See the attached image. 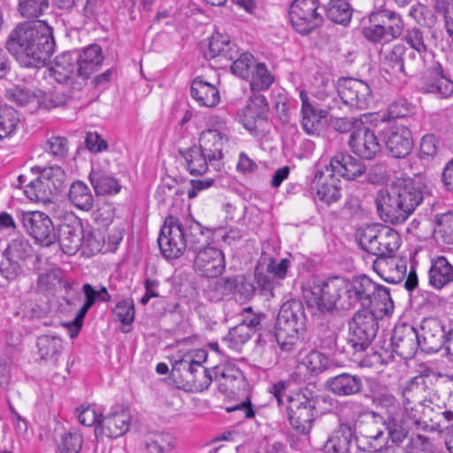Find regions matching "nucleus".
I'll return each instance as SVG.
<instances>
[{"label": "nucleus", "instance_id": "obj_1", "mask_svg": "<svg viewBox=\"0 0 453 453\" xmlns=\"http://www.w3.org/2000/svg\"><path fill=\"white\" fill-rule=\"evenodd\" d=\"M6 49L25 67L44 65L55 50L52 28L42 20L19 23L10 33Z\"/></svg>", "mask_w": 453, "mask_h": 453}, {"label": "nucleus", "instance_id": "obj_2", "mask_svg": "<svg viewBox=\"0 0 453 453\" xmlns=\"http://www.w3.org/2000/svg\"><path fill=\"white\" fill-rule=\"evenodd\" d=\"M423 199L422 190L412 180H398L378 192L375 203L385 222L397 225L403 223Z\"/></svg>", "mask_w": 453, "mask_h": 453}, {"label": "nucleus", "instance_id": "obj_3", "mask_svg": "<svg viewBox=\"0 0 453 453\" xmlns=\"http://www.w3.org/2000/svg\"><path fill=\"white\" fill-rule=\"evenodd\" d=\"M207 242L208 236L200 223L188 220L184 227L174 216L165 219L157 239L161 253L167 259L180 257L187 248L196 252Z\"/></svg>", "mask_w": 453, "mask_h": 453}, {"label": "nucleus", "instance_id": "obj_4", "mask_svg": "<svg viewBox=\"0 0 453 453\" xmlns=\"http://www.w3.org/2000/svg\"><path fill=\"white\" fill-rule=\"evenodd\" d=\"M403 40L410 49L398 43L385 57L383 69L390 75L391 81L394 78L400 80L412 73L419 59L428 51L425 32L419 27L407 28Z\"/></svg>", "mask_w": 453, "mask_h": 453}, {"label": "nucleus", "instance_id": "obj_5", "mask_svg": "<svg viewBox=\"0 0 453 453\" xmlns=\"http://www.w3.org/2000/svg\"><path fill=\"white\" fill-rule=\"evenodd\" d=\"M345 296L342 304L343 310L360 304L364 310L375 311L383 316L391 313L394 309L389 288L377 284L366 275L346 281Z\"/></svg>", "mask_w": 453, "mask_h": 453}, {"label": "nucleus", "instance_id": "obj_6", "mask_svg": "<svg viewBox=\"0 0 453 453\" xmlns=\"http://www.w3.org/2000/svg\"><path fill=\"white\" fill-rule=\"evenodd\" d=\"M306 315L301 301L291 299L283 303L275 324V338L283 351H292L299 338L305 331Z\"/></svg>", "mask_w": 453, "mask_h": 453}, {"label": "nucleus", "instance_id": "obj_7", "mask_svg": "<svg viewBox=\"0 0 453 453\" xmlns=\"http://www.w3.org/2000/svg\"><path fill=\"white\" fill-rule=\"evenodd\" d=\"M320 402L333 405L334 399L329 395H314L307 388L288 396V418L296 431L302 434L311 432L315 419V409Z\"/></svg>", "mask_w": 453, "mask_h": 453}, {"label": "nucleus", "instance_id": "obj_8", "mask_svg": "<svg viewBox=\"0 0 453 453\" xmlns=\"http://www.w3.org/2000/svg\"><path fill=\"white\" fill-rule=\"evenodd\" d=\"M360 247L377 258H390L401 245V236L393 228L381 224H371L357 229Z\"/></svg>", "mask_w": 453, "mask_h": 453}, {"label": "nucleus", "instance_id": "obj_9", "mask_svg": "<svg viewBox=\"0 0 453 453\" xmlns=\"http://www.w3.org/2000/svg\"><path fill=\"white\" fill-rule=\"evenodd\" d=\"M346 281L341 278H333L320 284H314L304 290V298L311 307L319 311H331L342 309L345 296Z\"/></svg>", "mask_w": 453, "mask_h": 453}, {"label": "nucleus", "instance_id": "obj_10", "mask_svg": "<svg viewBox=\"0 0 453 453\" xmlns=\"http://www.w3.org/2000/svg\"><path fill=\"white\" fill-rule=\"evenodd\" d=\"M211 127L203 130L199 136V147L207 156V159L215 163V169L220 166L224 157V149L229 143V129L226 122L219 118L210 119Z\"/></svg>", "mask_w": 453, "mask_h": 453}, {"label": "nucleus", "instance_id": "obj_11", "mask_svg": "<svg viewBox=\"0 0 453 453\" xmlns=\"http://www.w3.org/2000/svg\"><path fill=\"white\" fill-rule=\"evenodd\" d=\"M378 311H357L349 324L348 343L356 351H364L372 343L378 331Z\"/></svg>", "mask_w": 453, "mask_h": 453}, {"label": "nucleus", "instance_id": "obj_12", "mask_svg": "<svg viewBox=\"0 0 453 453\" xmlns=\"http://www.w3.org/2000/svg\"><path fill=\"white\" fill-rule=\"evenodd\" d=\"M318 0H294L289 8V18L295 29L306 35L321 25L322 16L317 12Z\"/></svg>", "mask_w": 453, "mask_h": 453}, {"label": "nucleus", "instance_id": "obj_13", "mask_svg": "<svg viewBox=\"0 0 453 453\" xmlns=\"http://www.w3.org/2000/svg\"><path fill=\"white\" fill-rule=\"evenodd\" d=\"M32 246L24 236L12 239L4 251V261L0 264V273L7 280L15 279L22 272L21 263L31 256Z\"/></svg>", "mask_w": 453, "mask_h": 453}, {"label": "nucleus", "instance_id": "obj_14", "mask_svg": "<svg viewBox=\"0 0 453 453\" xmlns=\"http://www.w3.org/2000/svg\"><path fill=\"white\" fill-rule=\"evenodd\" d=\"M20 221L27 234L42 245L48 247L56 242L54 225L47 214L38 211H22Z\"/></svg>", "mask_w": 453, "mask_h": 453}, {"label": "nucleus", "instance_id": "obj_15", "mask_svg": "<svg viewBox=\"0 0 453 453\" xmlns=\"http://www.w3.org/2000/svg\"><path fill=\"white\" fill-rule=\"evenodd\" d=\"M337 91L342 102L350 108L365 110L372 97V91L367 83L361 80L345 78L337 82Z\"/></svg>", "mask_w": 453, "mask_h": 453}, {"label": "nucleus", "instance_id": "obj_16", "mask_svg": "<svg viewBox=\"0 0 453 453\" xmlns=\"http://www.w3.org/2000/svg\"><path fill=\"white\" fill-rule=\"evenodd\" d=\"M269 105L265 96L257 94L250 97L240 115V121L251 133H263L268 124Z\"/></svg>", "mask_w": 453, "mask_h": 453}, {"label": "nucleus", "instance_id": "obj_17", "mask_svg": "<svg viewBox=\"0 0 453 453\" xmlns=\"http://www.w3.org/2000/svg\"><path fill=\"white\" fill-rule=\"evenodd\" d=\"M18 188L24 189V194L34 202H41L44 204L51 203L56 196L42 178L40 167L32 168L30 172L20 174L18 177Z\"/></svg>", "mask_w": 453, "mask_h": 453}, {"label": "nucleus", "instance_id": "obj_18", "mask_svg": "<svg viewBox=\"0 0 453 453\" xmlns=\"http://www.w3.org/2000/svg\"><path fill=\"white\" fill-rule=\"evenodd\" d=\"M393 351L403 359H411L420 347V335L406 323L396 325L391 336Z\"/></svg>", "mask_w": 453, "mask_h": 453}, {"label": "nucleus", "instance_id": "obj_19", "mask_svg": "<svg viewBox=\"0 0 453 453\" xmlns=\"http://www.w3.org/2000/svg\"><path fill=\"white\" fill-rule=\"evenodd\" d=\"M194 269L202 276L215 278L222 274L226 267L223 252L213 246L206 245L196 252Z\"/></svg>", "mask_w": 453, "mask_h": 453}, {"label": "nucleus", "instance_id": "obj_20", "mask_svg": "<svg viewBox=\"0 0 453 453\" xmlns=\"http://www.w3.org/2000/svg\"><path fill=\"white\" fill-rule=\"evenodd\" d=\"M131 415L126 410L112 411L103 416L95 427L96 438L110 439L119 438L124 435L130 427Z\"/></svg>", "mask_w": 453, "mask_h": 453}, {"label": "nucleus", "instance_id": "obj_21", "mask_svg": "<svg viewBox=\"0 0 453 453\" xmlns=\"http://www.w3.org/2000/svg\"><path fill=\"white\" fill-rule=\"evenodd\" d=\"M349 145L356 155L364 159L373 158L381 149L374 132L365 126L351 132Z\"/></svg>", "mask_w": 453, "mask_h": 453}, {"label": "nucleus", "instance_id": "obj_22", "mask_svg": "<svg viewBox=\"0 0 453 453\" xmlns=\"http://www.w3.org/2000/svg\"><path fill=\"white\" fill-rule=\"evenodd\" d=\"M384 140L388 150L396 158L407 157L413 148L411 131L405 126L390 127L385 132Z\"/></svg>", "mask_w": 453, "mask_h": 453}, {"label": "nucleus", "instance_id": "obj_23", "mask_svg": "<svg viewBox=\"0 0 453 453\" xmlns=\"http://www.w3.org/2000/svg\"><path fill=\"white\" fill-rule=\"evenodd\" d=\"M420 348L426 352H437L447 345L448 330L436 319H425L421 325Z\"/></svg>", "mask_w": 453, "mask_h": 453}, {"label": "nucleus", "instance_id": "obj_24", "mask_svg": "<svg viewBox=\"0 0 453 453\" xmlns=\"http://www.w3.org/2000/svg\"><path fill=\"white\" fill-rule=\"evenodd\" d=\"M355 428L349 422H341L320 448L321 453H350Z\"/></svg>", "mask_w": 453, "mask_h": 453}, {"label": "nucleus", "instance_id": "obj_25", "mask_svg": "<svg viewBox=\"0 0 453 453\" xmlns=\"http://www.w3.org/2000/svg\"><path fill=\"white\" fill-rule=\"evenodd\" d=\"M83 238L84 229L79 219L59 226L58 241L64 253L74 255L81 247Z\"/></svg>", "mask_w": 453, "mask_h": 453}, {"label": "nucleus", "instance_id": "obj_26", "mask_svg": "<svg viewBox=\"0 0 453 453\" xmlns=\"http://www.w3.org/2000/svg\"><path fill=\"white\" fill-rule=\"evenodd\" d=\"M217 289L223 295L233 294L242 301L251 299L256 292L253 281L244 274L221 278L217 281Z\"/></svg>", "mask_w": 453, "mask_h": 453}, {"label": "nucleus", "instance_id": "obj_27", "mask_svg": "<svg viewBox=\"0 0 453 453\" xmlns=\"http://www.w3.org/2000/svg\"><path fill=\"white\" fill-rule=\"evenodd\" d=\"M433 373L429 368L424 369L420 373L411 378L402 389V400L408 403L411 402L431 403L428 396L431 388L428 387L426 379Z\"/></svg>", "mask_w": 453, "mask_h": 453}, {"label": "nucleus", "instance_id": "obj_28", "mask_svg": "<svg viewBox=\"0 0 453 453\" xmlns=\"http://www.w3.org/2000/svg\"><path fill=\"white\" fill-rule=\"evenodd\" d=\"M333 173H338L347 180H356L365 171V165L355 157L345 152H337L330 160Z\"/></svg>", "mask_w": 453, "mask_h": 453}, {"label": "nucleus", "instance_id": "obj_29", "mask_svg": "<svg viewBox=\"0 0 453 453\" xmlns=\"http://www.w3.org/2000/svg\"><path fill=\"white\" fill-rule=\"evenodd\" d=\"M214 380L219 382V390L225 394H237L245 385L242 372L234 365L213 367Z\"/></svg>", "mask_w": 453, "mask_h": 453}, {"label": "nucleus", "instance_id": "obj_30", "mask_svg": "<svg viewBox=\"0 0 453 453\" xmlns=\"http://www.w3.org/2000/svg\"><path fill=\"white\" fill-rule=\"evenodd\" d=\"M374 271L386 281L400 283L406 277L407 265L405 261L390 258H376L373 262Z\"/></svg>", "mask_w": 453, "mask_h": 453}, {"label": "nucleus", "instance_id": "obj_31", "mask_svg": "<svg viewBox=\"0 0 453 453\" xmlns=\"http://www.w3.org/2000/svg\"><path fill=\"white\" fill-rule=\"evenodd\" d=\"M326 388L338 396H349L358 394L363 389V382L359 376L343 372L329 378Z\"/></svg>", "mask_w": 453, "mask_h": 453}, {"label": "nucleus", "instance_id": "obj_32", "mask_svg": "<svg viewBox=\"0 0 453 453\" xmlns=\"http://www.w3.org/2000/svg\"><path fill=\"white\" fill-rule=\"evenodd\" d=\"M265 318V314L262 312H253L251 307L243 309L242 320L238 326L230 329L229 338L236 342H246L250 336L249 333L242 334L243 329L247 327L253 331L260 330L262 328V322Z\"/></svg>", "mask_w": 453, "mask_h": 453}, {"label": "nucleus", "instance_id": "obj_33", "mask_svg": "<svg viewBox=\"0 0 453 453\" xmlns=\"http://www.w3.org/2000/svg\"><path fill=\"white\" fill-rule=\"evenodd\" d=\"M423 90L440 98L448 99L453 96V81L444 74L441 65H439L426 80Z\"/></svg>", "mask_w": 453, "mask_h": 453}, {"label": "nucleus", "instance_id": "obj_34", "mask_svg": "<svg viewBox=\"0 0 453 453\" xmlns=\"http://www.w3.org/2000/svg\"><path fill=\"white\" fill-rule=\"evenodd\" d=\"M302 100V126L304 132L309 135H318L321 125V119L326 118V110L316 109L309 101L304 92L300 93Z\"/></svg>", "mask_w": 453, "mask_h": 453}, {"label": "nucleus", "instance_id": "obj_35", "mask_svg": "<svg viewBox=\"0 0 453 453\" xmlns=\"http://www.w3.org/2000/svg\"><path fill=\"white\" fill-rule=\"evenodd\" d=\"M429 284L441 289L453 282V265L442 256H439L431 261L428 272Z\"/></svg>", "mask_w": 453, "mask_h": 453}, {"label": "nucleus", "instance_id": "obj_36", "mask_svg": "<svg viewBox=\"0 0 453 453\" xmlns=\"http://www.w3.org/2000/svg\"><path fill=\"white\" fill-rule=\"evenodd\" d=\"M372 22H380L386 30V35L390 41L401 36L403 31V20L396 12L383 9L370 14Z\"/></svg>", "mask_w": 453, "mask_h": 453}, {"label": "nucleus", "instance_id": "obj_37", "mask_svg": "<svg viewBox=\"0 0 453 453\" xmlns=\"http://www.w3.org/2000/svg\"><path fill=\"white\" fill-rule=\"evenodd\" d=\"M237 55V47L227 35L219 33L211 35L208 50L205 52L207 58L211 59L219 57L226 60H234Z\"/></svg>", "mask_w": 453, "mask_h": 453}, {"label": "nucleus", "instance_id": "obj_38", "mask_svg": "<svg viewBox=\"0 0 453 453\" xmlns=\"http://www.w3.org/2000/svg\"><path fill=\"white\" fill-rule=\"evenodd\" d=\"M402 409H399L400 415L408 424L417 428L428 426L426 418L432 420L428 415V411L432 409L429 408L427 403L411 401L407 403L406 401L402 400Z\"/></svg>", "mask_w": 453, "mask_h": 453}, {"label": "nucleus", "instance_id": "obj_39", "mask_svg": "<svg viewBox=\"0 0 453 453\" xmlns=\"http://www.w3.org/2000/svg\"><path fill=\"white\" fill-rule=\"evenodd\" d=\"M180 371L183 372L182 377L191 391L202 392L207 389L214 380L213 369L209 370L204 366H188Z\"/></svg>", "mask_w": 453, "mask_h": 453}, {"label": "nucleus", "instance_id": "obj_40", "mask_svg": "<svg viewBox=\"0 0 453 453\" xmlns=\"http://www.w3.org/2000/svg\"><path fill=\"white\" fill-rule=\"evenodd\" d=\"M191 96L202 106L213 107L219 102L218 88L200 77L192 81Z\"/></svg>", "mask_w": 453, "mask_h": 453}, {"label": "nucleus", "instance_id": "obj_41", "mask_svg": "<svg viewBox=\"0 0 453 453\" xmlns=\"http://www.w3.org/2000/svg\"><path fill=\"white\" fill-rule=\"evenodd\" d=\"M185 160L186 169L191 175H203L208 170L209 165L215 168V163L207 159V156L200 147L193 146L185 151L180 150Z\"/></svg>", "mask_w": 453, "mask_h": 453}, {"label": "nucleus", "instance_id": "obj_42", "mask_svg": "<svg viewBox=\"0 0 453 453\" xmlns=\"http://www.w3.org/2000/svg\"><path fill=\"white\" fill-rule=\"evenodd\" d=\"M101 49L98 45H91L77 58V76L86 80L103 62Z\"/></svg>", "mask_w": 453, "mask_h": 453}, {"label": "nucleus", "instance_id": "obj_43", "mask_svg": "<svg viewBox=\"0 0 453 453\" xmlns=\"http://www.w3.org/2000/svg\"><path fill=\"white\" fill-rule=\"evenodd\" d=\"M89 181L97 196L114 195L119 192L118 180L103 169H92Z\"/></svg>", "mask_w": 453, "mask_h": 453}, {"label": "nucleus", "instance_id": "obj_44", "mask_svg": "<svg viewBox=\"0 0 453 453\" xmlns=\"http://www.w3.org/2000/svg\"><path fill=\"white\" fill-rule=\"evenodd\" d=\"M77 58H73L70 53H63L56 58L50 73L58 83H65L72 79L74 73L77 75Z\"/></svg>", "mask_w": 453, "mask_h": 453}, {"label": "nucleus", "instance_id": "obj_45", "mask_svg": "<svg viewBox=\"0 0 453 453\" xmlns=\"http://www.w3.org/2000/svg\"><path fill=\"white\" fill-rule=\"evenodd\" d=\"M68 197L73 205L77 209L89 211L94 206V196L89 188L82 181H74L68 193Z\"/></svg>", "mask_w": 453, "mask_h": 453}, {"label": "nucleus", "instance_id": "obj_46", "mask_svg": "<svg viewBox=\"0 0 453 453\" xmlns=\"http://www.w3.org/2000/svg\"><path fill=\"white\" fill-rule=\"evenodd\" d=\"M324 10L326 16L337 24L347 25L352 17V9L345 0H330Z\"/></svg>", "mask_w": 453, "mask_h": 453}, {"label": "nucleus", "instance_id": "obj_47", "mask_svg": "<svg viewBox=\"0 0 453 453\" xmlns=\"http://www.w3.org/2000/svg\"><path fill=\"white\" fill-rule=\"evenodd\" d=\"M388 431V436L395 443H401L407 438L411 425L408 424L400 413L393 412L390 418L385 420Z\"/></svg>", "mask_w": 453, "mask_h": 453}, {"label": "nucleus", "instance_id": "obj_48", "mask_svg": "<svg viewBox=\"0 0 453 453\" xmlns=\"http://www.w3.org/2000/svg\"><path fill=\"white\" fill-rule=\"evenodd\" d=\"M19 123L18 111L12 106H0V141L12 134Z\"/></svg>", "mask_w": 453, "mask_h": 453}, {"label": "nucleus", "instance_id": "obj_49", "mask_svg": "<svg viewBox=\"0 0 453 453\" xmlns=\"http://www.w3.org/2000/svg\"><path fill=\"white\" fill-rule=\"evenodd\" d=\"M303 364L314 375L319 374L335 366L334 362L324 353L312 350L303 359Z\"/></svg>", "mask_w": 453, "mask_h": 453}, {"label": "nucleus", "instance_id": "obj_50", "mask_svg": "<svg viewBox=\"0 0 453 453\" xmlns=\"http://www.w3.org/2000/svg\"><path fill=\"white\" fill-rule=\"evenodd\" d=\"M38 353L42 360L55 361L62 348L58 337L42 335L37 340Z\"/></svg>", "mask_w": 453, "mask_h": 453}, {"label": "nucleus", "instance_id": "obj_51", "mask_svg": "<svg viewBox=\"0 0 453 453\" xmlns=\"http://www.w3.org/2000/svg\"><path fill=\"white\" fill-rule=\"evenodd\" d=\"M82 292L85 296V303L77 312L74 319L70 324H68V326H73L76 329V332L81 328L82 321L87 312L94 305L96 301H97L96 289L89 283H86L82 286ZM76 334L77 333H71V337L73 338Z\"/></svg>", "mask_w": 453, "mask_h": 453}, {"label": "nucleus", "instance_id": "obj_52", "mask_svg": "<svg viewBox=\"0 0 453 453\" xmlns=\"http://www.w3.org/2000/svg\"><path fill=\"white\" fill-rule=\"evenodd\" d=\"M42 178L50 188L56 197L65 188V173L58 165L41 169Z\"/></svg>", "mask_w": 453, "mask_h": 453}, {"label": "nucleus", "instance_id": "obj_53", "mask_svg": "<svg viewBox=\"0 0 453 453\" xmlns=\"http://www.w3.org/2000/svg\"><path fill=\"white\" fill-rule=\"evenodd\" d=\"M341 191L340 180L334 179L333 174H331L330 179L326 182L318 187L317 196L319 200L330 204L340 199L342 196Z\"/></svg>", "mask_w": 453, "mask_h": 453}, {"label": "nucleus", "instance_id": "obj_54", "mask_svg": "<svg viewBox=\"0 0 453 453\" xmlns=\"http://www.w3.org/2000/svg\"><path fill=\"white\" fill-rule=\"evenodd\" d=\"M18 1V11L25 18H38L49 8V0Z\"/></svg>", "mask_w": 453, "mask_h": 453}, {"label": "nucleus", "instance_id": "obj_55", "mask_svg": "<svg viewBox=\"0 0 453 453\" xmlns=\"http://www.w3.org/2000/svg\"><path fill=\"white\" fill-rule=\"evenodd\" d=\"M436 12L421 4H416L410 9L409 15L419 25L432 27L437 22Z\"/></svg>", "mask_w": 453, "mask_h": 453}, {"label": "nucleus", "instance_id": "obj_56", "mask_svg": "<svg viewBox=\"0 0 453 453\" xmlns=\"http://www.w3.org/2000/svg\"><path fill=\"white\" fill-rule=\"evenodd\" d=\"M434 11L441 14L448 35L453 40V3L449 0H431Z\"/></svg>", "mask_w": 453, "mask_h": 453}, {"label": "nucleus", "instance_id": "obj_57", "mask_svg": "<svg viewBox=\"0 0 453 453\" xmlns=\"http://www.w3.org/2000/svg\"><path fill=\"white\" fill-rule=\"evenodd\" d=\"M273 82V77L265 64H257L252 73L250 88L253 91L267 89Z\"/></svg>", "mask_w": 453, "mask_h": 453}, {"label": "nucleus", "instance_id": "obj_58", "mask_svg": "<svg viewBox=\"0 0 453 453\" xmlns=\"http://www.w3.org/2000/svg\"><path fill=\"white\" fill-rule=\"evenodd\" d=\"M6 97L19 106H25L32 103L37 104L38 91L34 92L28 88L15 87L6 90Z\"/></svg>", "mask_w": 453, "mask_h": 453}, {"label": "nucleus", "instance_id": "obj_59", "mask_svg": "<svg viewBox=\"0 0 453 453\" xmlns=\"http://www.w3.org/2000/svg\"><path fill=\"white\" fill-rule=\"evenodd\" d=\"M207 351L204 349H196L193 352L186 354L181 359L175 362L173 370L180 371L190 367L203 366V363L207 359Z\"/></svg>", "mask_w": 453, "mask_h": 453}, {"label": "nucleus", "instance_id": "obj_60", "mask_svg": "<svg viewBox=\"0 0 453 453\" xmlns=\"http://www.w3.org/2000/svg\"><path fill=\"white\" fill-rule=\"evenodd\" d=\"M436 233L441 235L444 242L453 243V213L441 214L436 219Z\"/></svg>", "mask_w": 453, "mask_h": 453}, {"label": "nucleus", "instance_id": "obj_61", "mask_svg": "<svg viewBox=\"0 0 453 453\" xmlns=\"http://www.w3.org/2000/svg\"><path fill=\"white\" fill-rule=\"evenodd\" d=\"M113 313L115 317L124 325H130L134 319V304L132 298H127L119 302Z\"/></svg>", "mask_w": 453, "mask_h": 453}, {"label": "nucleus", "instance_id": "obj_62", "mask_svg": "<svg viewBox=\"0 0 453 453\" xmlns=\"http://www.w3.org/2000/svg\"><path fill=\"white\" fill-rule=\"evenodd\" d=\"M37 104L45 108L58 107L66 102L64 92L58 90L45 92L38 90Z\"/></svg>", "mask_w": 453, "mask_h": 453}, {"label": "nucleus", "instance_id": "obj_63", "mask_svg": "<svg viewBox=\"0 0 453 453\" xmlns=\"http://www.w3.org/2000/svg\"><path fill=\"white\" fill-rule=\"evenodd\" d=\"M415 111V106L405 98H399L388 106V113L390 119H399L411 116Z\"/></svg>", "mask_w": 453, "mask_h": 453}, {"label": "nucleus", "instance_id": "obj_64", "mask_svg": "<svg viewBox=\"0 0 453 453\" xmlns=\"http://www.w3.org/2000/svg\"><path fill=\"white\" fill-rule=\"evenodd\" d=\"M253 64L254 57L250 53L244 52L233 61L231 69L235 75L244 79L249 76Z\"/></svg>", "mask_w": 453, "mask_h": 453}]
</instances>
